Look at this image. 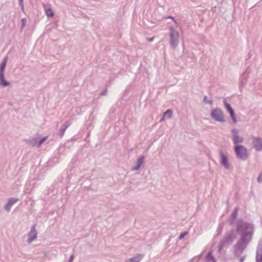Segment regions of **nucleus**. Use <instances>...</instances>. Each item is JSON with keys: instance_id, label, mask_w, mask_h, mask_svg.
<instances>
[{"instance_id": "obj_4", "label": "nucleus", "mask_w": 262, "mask_h": 262, "mask_svg": "<svg viewBox=\"0 0 262 262\" xmlns=\"http://www.w3.org/2000/svg\"><path fill=\"white\" fill-rule=\"evenodd\" d=\"M210 116L215 121L219 122H225L223 112L219 107L212 109L210 112Z\"/></svg>"}, {"instance_id": "obj_15", "label": "nucleus", "mask_w": 262, "mask_h": 262, "mask_svg": "<svg viewBox=\"0 0 262 262\" xmlns=\"http://www.w3.org/2000/svg\"><path fill=\"white\" fill-rule=\"evenodd\" d=\"M70 124H71L70 123L67 121H66L65 123H64V124H63L62 125L60 129H59V134H58L59 136L60 137H62L63 136L65 131L66 130L67 128L70 125Z\"/></svg>"}, {"instance_id": "obj_7", "label": "nucleus", "mask_w": 262, "mask_h": 262, "mask_svg": "<svg viewBox=\"0 0 262 262\" xmlns=\"http://www.w3.org/2000/svg\"><path fill=\"white\" fill-rule=\"evenodd\" d=\"M249 73H250V72L247 69L243 72V73L240 77L239 89L241 92H242V88L243 87H244L245 85L247 83V78L249 76Z\"/></svg>"}, {"instance_id": "obj_31", "label": "nucleus", "mask_w": 262, "mask_h": 262, "mask_svg": "<svg viewBox=\"0 0 262 262\" xmlns=\"http://www.w3.org/2000/svg\"><path fill=\"white\" fill-rule=\"evenodd\" d=\"M19 5L21 7V9L24 10L23 0H18Z\"/></svg>"}, {"instance_id": "obj_22", "label": "nucleus", "mask_w": 262, "mask_h": 262, "mask_svg": "<svg viewBox=\"0 0 262 262\" xmlns=\"http://www.w3.org/2000/svg\"><path fill=\"white\" fill-rule=\"evenodd\" d=\"M172 112L171 110L170 109H168V110H167L163 114V118L162 119V120L164 118H170L172 116Z\"/></svg>"}, {"instance_id": "obj_19", "label": "nucleus", "mask_w": 262, "mask_h": 262, "mask_svg": "<svg viewBox=\"0 0 262 262\" xmlns=\"http://www.w3.org/2000/svg\"><path fill=\"white\" fill-rule=\"evenodd\" d=\"M143 257V255L138 254L129 259V262H140Z\"/></svg>"}, {"instance_id": "obj_28", "label": "nucleus", "mask_w": 262, "mask_h": 262, "mask_svg": "<svg viewBox=\"0 0 262 262\" xmlns=\"http://www.w3.org/2000/svg\"><path fill=\"white\" fill-rule=\"evenodd\" d=\"M234 230H230V244H231L232 240L235 238V236L234 235Z\"/></svg>"}, {"instance_id": "obj_3", "label": "nucleus", "mask_w": 262, "mask_h": 262, "mask_svg": "<svg viewBox=\"0 0 262 262\" xmlns=\"http://www.w3.org/2000/svg\"><path fill=\"white\" fill-rule=\"evenodd\" d=\"M229 245V232H227L224 238L220 241L218 247L217 253L222 259L224 258V255Z\"/></svg>"}, {"instance_id": "obj_9", "label": "nucleus", "mask_w": 262, "mask_h": 262, "mask_svg": "<svg viewBox=\"0 0 262 262\" xmlns=\"http://www.w3.org/2000/svg\"><path fill=\"white\" fill-rule=\"evenodd\" d=\"M220 164L226 169H229L227 156L223 153L222 150H220Z\"/></svg>"}, {"instance_id": "obj_23", "label": "nucleus", "mask_w": 262, "mask_h": 262, "mask_svg": "<svg viewBox=\"0 0 262 262\" xmlns=\"http://www.w3.org/2000/svg\"><path fill=\"white\" fill-rule=\"evenodd\" d=\"M47 139V137H44L39 139L38 141L37 140L38 147H40L41 145L45 142Z\"/></svg>"}, {"instance_id": "obj_33", "label": "nucleus", "mask_w": 262, "mask_h": 262, "mask_svg": "<svg viewBox=\"0 0 262 262\" xmlns=\"http://www.w3.org/2000/svg\"><path fill=\"white\" fill-rule=\"evenodd\" d=\"M154 39V37H151V38H148L147 39L149 42H151L153 41Z\"/></svg>"}, {"instance_id": "obj_1", "label": "nucleus", "mask_w": 262, "mask_h": 262, "mask_svg": "<svg viewBox=\"0 0 262 262\" xmlns=\"http://www.w3.org/2000/svg\"><path fill=\"white\" fill-rule=\"evenodd\" d=\"M234 225L236 227L235 231L241 235V237L233 246V258H239V262H243L246 256H241L252 239L254 226L252 224L242 219L236 221Z\"/></svg>"}, {"instance_id": "obj_12", "label": "nucleus", "mask_w": 262, "mask_h": 262, "mask_svg": "<svg viewBox=\"0 0 262 262\" xmlns=\"http://www.w3.org/2000/svg\"><path fill=\"white\" fill-rule=\"evenodd\" d=\"M144 159L145 157L144 156H141L140 157L137 161L136 165L132 168V170L136 171L139 170L141 167L142 165L144 163Z\"/></svg>"}, {"instance_id": "obj_21", "label": "nucleus", "mask_w": 262, "mask_h": 262, "mask_svg": "<svg viewBox=\"0 0 262 262\" xmlns=\"http://www.w3.org/2000/svg\"><path fill=\"white\" fill-rule=\"evenodd\" d=\"M27 143L31 145L32 146H37L38 147V143H37V139L33 138H30L27 141Z\"/></svg>"}, {"instance_id": "obj_26", "label": "nucleus", "mask_w": 262, "mask_h": 262, "mask_svg": "<svg viewBox=\"0 0 262 262\" xmlns=\"http://www.w3.org/2000/svg\"><path fill=\"white\" fill-rule=\"evenodd\" d=\"M224 103L228 113H229V103H228L226 99L224 100Z\"/></svg>"}, {"instance_id": "obj_6", "label": "nucleus", "mask_w": 262, "mask_h": 262, "mask_svg": "<svg viewBox=\"0 0 262 262\" xmlns=\"http://www.w3.org/2000/svg\"><path fill=\"white\" fill-rule=\"evenodd\" d=\"M232 140L234 146L240 145V143H243L244 139L239 135L237 129L233 128L232 130Z\"/></svg>"}, {"instance_id": "obj_2", "label": "nucleus", "mask_w": 262, "mask_h": 262, "mask_svg": "<svg viewBox=\"0 0 262 262\" xmlns=\"http://www.w3.org/2000/svg\"><path fill=\"white\" fill-rule=\"evenodd\" d=\"M234 151L236 158L241 161H246L249 158L247 148L243 145L234 146Z\"/></svg>"}, {"instance_id": "obj_34", "label": "nucleus", "mask_w": 262, "mask_h": 262, "mask_svg": "<svg viewBox=\"0 0 262 262\" xmlns=\"http://www.w3.org/2000/svg\"><path fill=\"white\" fill-rule=\"evenodd\" d=\"M167 18H170V19H172L173 21L174 20V18L172 16H168Z\"/></svg>"}, {"instance_id": "obj_29", "label": "nucleus", "mask_w": 262, "mask_h": 262, "mask_svg": "<svg viewBox=\"0 0 262 262\" xmlns=\"http://www.w3.org/2000/svg\"><path fill=\"white\" fill-rule=\"evenodd\" d=\"M257 181L259 183H262V171L257 178Z\"/></svg>"}, {"instance_id": "obj_32", "label": "nucleus", "mask_w": 262, "mask_h": 262, "mask_svg": "<svg viewBox=\"0 0 262 262\" xmlns=\"http://www.w3.org/2000/svg\"><path fill=\"white\" fill-rule=\"evenodd\" d=\"M74 257V255L73 254L71 255V256L70 257L68 262H73Z\"/></svg>"}, {"instance_id": "obj_18", "label": "nucleus", "mask_w": 262, "mask_h": 262, "mask_svg": "<svg viewBox=\"0 0 262 262\" xmlns=\"http://www.w3.org/2000/svg\"><path fill=\"white\" fill-rule=\"evenodd\" d=\"M8 61V56H6L3 58V61L0 65V73H4L5 69L6 68L7 62Z\"/></svg>"}, {"instance_id": "obj_11", "label": "nucleus", "mask_w": 262, "mask_h": 262, "mask_svg": "<svg viewBox=\"0 0 262 262\" xmlns=\"http://www.w3.org/2000/svg\"><path fill=\"white\" fill-rule=\"evenodd\" d=\"M19 199L15 198H10L9 199L7 204L4 206L5 210L9 212L10 211L11 208L12 206L15 203L18 202Z\"/></svg>"}, {"instance_id": "obj_17", "label": "nucleus", "mask_w": 262, "mask_h": 262, "mask_svg": "<svg viewBox=\"0 0 262 262\" xmlns=\"http://www.w3.org/2000/svg\"><path fill=\"white\" fill-rule=\"evenodd\" d=\"M205 262H216L214 256L211 251H209L205 257Z\"/></svg>"}, {"instance_id": "obj_25", "label": "nucleus", "mask_w": 262, "mask_h": 262, "mask_svg": "<svg viewBox=\"0 0 262 262\" xmlns=\"http://www.w3.org/2000/svg\"><path fill=\"white\" fill-rule=\"evenodd\" d=\"M27 19L26 18H23L21 20V30H22L26 26Z\"/></svg>"}, {"instance_id": "obj_14", "label": "nucleus", "mask_w": 262, "mask_h": 262, "mask_svg": "<svg viewBox=\"0 0 262 262\" xmlns=\"http://www.w3.org/2000/svg\"><path fill=\"white\" fill-rule=\"evenodd\" d=\"M10 85V83L5 78L4 73H0V86L6 87Z\"/></svg>"}, {"instance_id": "obj_13", "label": "nucleus", "mask_w": 262, "mask_h": 262, "mask_svg": "<svg viewBox=\"0 0 262 262\" xmlns=\"http://www.w3.org/2000/svg\"><path fill=\"white\" fill-rule=\"evenodd\" d=\"M43 8H44L46 15L49 18L52 17L54 16V13L51 8V7L49 6H47L45 4H43Z\"/></svg>"}, {"instance_id": "obj_20", "label": "nucleus", "mask_w": 262, "mask_h": 262, "mask_svg": "<svg viewBox=\"0 0 262 262\" xmlns=\"http://www.w3.org/2000/svg\"><path fill=\"white\" fill-rule=\"evenodd\" d=\"M230 119L232 120L234 123H236L237 122L236 116L235 114L234 109L230 106Z\"/></svg>"}, {"instance_id": "obj_5", "label": "nucleus", "mask_w": 262, "mask_h": 262, "mask_svg": "<svg viewBox=\"0 0 262 262\" xmlns=\"http://www.w3.org/2000/svg\"><path fill=\"white\" fill-rule=\"evenodd\" d=\"M169 43L170 47L173 49H176L178 46L179 41V33L172 27L169 28Z\"/></svg>"}, {"instance_id": "obj_27", "label": "nucleus", "mask_w": 262, "mask_h": 262, "mask_svg": "<svg viewBox=\"0 0 262 262\" xmlns=\"http://www.w3.org/2000/svg\"><path fill=\"white\" fill-rule=\"evenodd\" d=\"M203 101L206 103H208L210 105L212 104V101L211 100H209L207 99V97L205 96L203 98Z\"/></svg>"}, {"instance_id": "obj_16", "label": "nucleus", "mask_w": 262, "mask_h": 262, "mask_svg": "<svg viewBox=\"0 0 262 262\" xmlns=\"http://www.w3.org/2000/svg\"><path fill=\"white\" fill-rule=\"evenodd\" d=\"M239 211L238 207H236L234 208L233 211L230 215V225L233 224V222L235 220L237 217L238 212Z\"/></svg>"}, {"instance_id": "obj_10", "label": "nucleus", "mask_w": 262, "mask_h": 262, "mask_svg": "<svg viewBox=\"0 0 262 262\" xmlns=\"http://www.w3.org/2000/svg\"><path fill=\"white\" fill-rule=\"evenodd\" d=\"M36 224H34L28 234V242L29 243H31L36 238L37 232L35 229Z\"/></svg>"}, {"instance_id": "obj_8", "label": "nucleus", "mask_w": 262, "mask_h": 262, "mask_svg": "<svg viewBox=\"0 0 262 262\" xmlns=\"http://www.w3.org/2000/svg\"><path fill=\"white\" fill-rule=\"evenodd\" d=\"M253 147L256 151H262V138L260 137H254L252 139Z\"/></svg>"}, {"instance_id": "obj_24", "label": "nucleus", "mask_w": 262, "mask_h": 262, "mask_svg": "<svg viewBox=\"0 0 262 262\" xmlns=\"http://www.w3.org/2000/svg\"><path fill=\"white\" fill-rule=\"evenodd\" d=\"M188 232L187 231H184V232H181L178 238L179 239H182V238H184V237L187 235L188 234Z\"/></svg>"}, {"instance_id": "obj_30", "label": "nucleus", "mask_w": 262, "mask_h": 262, "mask_svg": "<svg viewBox=\"0 0 262 262\" xmlns=\"http://www.w3.org/2000/svg\"><path fill=\"white\" fill-rule=\"evenodd\" d=\"M106 94H107V88H106L104 89V90H103L102 92H101L100 93V95L101 96H105V95H106Z\"/></svg>"}]
</instances>
